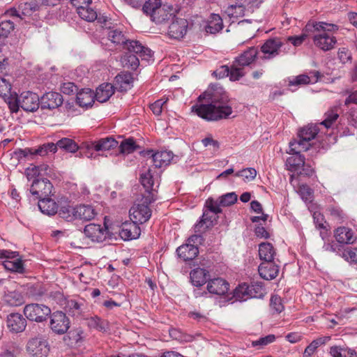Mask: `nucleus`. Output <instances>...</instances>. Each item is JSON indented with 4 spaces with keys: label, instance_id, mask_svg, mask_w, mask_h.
<instances>
[{
    "label": "nucleus",
    "instance_id": "obj_36",
    "mask_svg": "<svg viewBox=\"0 0 357 357\" xmlns=\"http://www.w3.org/2000/svg\"><path fill=\"white\" fill-rule=\"evenodd\" d=\"M133 78L130 73H121L116 76L115 84L121 91H126L132 86Z\"/></svg>",
    "mask_w": 357,
    "mask_h": 357
},
{
    "label": "nucleus",
    "instance_id": "obj_18",
    "mask_svg": "<svg viewBox=\"0 0 357 357\" xmlns=\"http://www.w3.org/2000/svg\"><path fill=\"white\" fill-rule=\"evenodd\" d=\"M188 26V22L185 19L176 17L169 26L168 34L175 39L181 38L185 35Z\"/></svg>",
    "mask_w": 357,
    "mask_h": 357
},
{
    "label": "nucleus",
    "instance_id": "obj_16",
    "mask_svg": "<svg viewBox=\"0 0 357 357\" xmlns=\"http://www.w3.org/2000/svg\"><path fill=\"white\" fill-rule=\"evenodd\" d=\"M141 234V229L139 224L135 221H126L122 223L119 235L125 241L137 238Z\"/></svg>",
    "mask_w": 357,
    "mask_h": 357
},
{
    "label": "nucleus",
    "instance_id": "obj_56",
    "mask_svg": "<svg viewBox=\"0 0 357 357\" xmlns=\"http://www.w3.org/2000/svg\"><path fill=\"white\" fill-rule=\"evenodd\" d=\"M275 340V336L274 335H268L263 337H260L259 340L252 342V346L261 349L268 344L273 342Z\"/></svg>",
    "mask_w": 357,
    "mask_h": 357
},
{
    "label": "nucleus",
    "instance_id": "obj_40",
    "mask_svg": "<svg viewBox=\"0 0 357 357\" xmlns=\"http://www.w3.org/2000/svg\"><path fill=\"white\" fill-rule=\"evenodd\" d=\"M275 250L270 243H261L259 245V255L264 261H273L275 255Z\"/></svg>",
    "mask_w": 357,
    "mask_h": 357
},
{
    "label": "nucleus",
    "instance_id": "obj_55",
    "mask_svg": "<svg viewBox=\"0 0 357 357\" xmlns=\"http://www.w3.org/2000/svg\"><path fill=\"white\" fill-rule=\"evenodd\" d=\"M3 99L8 105V107L12 112H18L19 107H20V104L18 103L19 96H17L16 94L13 96L10 93L6 98H3Z\"/></svg>",
    "mask_w": 357,
    "mask_h": 357
},
{
    "label": "nucleus",
    "instance_id": "obj_58",
    "mask_svg": "<svg viewBox=\"0 0 357 357\" xmlns=\"http://www.w3.org/2000/svg\"><path fill=\"white\" fill-rule=\"evenodd\" d=\"M219 199L222 206H228L234 204L237 201V195L235 192H229L221 196Z\"/></svg>",
    "mask_w": 357,
    "mask_h": 357
},
{
    "label": "nucleus",
    "instance_id": "obj_22",
    "mask_svg": "<svg viewBox=\"0 0 357 357\" xmlns=\"http://www.w3.org/2000/svg\"><path fill=\"white\" fill-rule=\"evenodd\" d=\"M279 266L273 261H263L258 268L260 276L267 280L275 278L279 273Z\"/></svg>",
    "mask_w": 357,
    "mask_h": 357
},
{
    "label": "nucleus",
    "instance_id": "obj_5",
    "mask_svg": "<svg viewBox=\"0 0 357 357\" xmlns=\"http://www.w3.org/2000/svg\"><path fill=\"white\" fill-rule=\"evenodd\" d=\"M26 349L29 357H47L50 347L45 337L37 336L29 340Z\"/></svg>",
    "mask_w": 357,
    "mask_h": 357
},
{
    "label": "nucleus",
    "instance_id": "obj_8",
    "mask_svg": "<svg viewBox=\"0 0 357 357\" xmlns=\"http://www.w3.org/2000/svg\"><path fill=\"white\" fill-rule=\"evenodd\" d=\"M143 200L142 204H134L129 211L130 220L138 224L146 222L151 216V211L149 207L150 203L146 202L145 197H144Z\"/></svg>",
    "mask_w": 357,
    "mask_h": 357
},
{
    "label": "nucleus",
    "instance_id": "obj_29",
    "mask_svg": "<svg viewBox=\"0 0 357 357\" xmlns=\"http://www.w3.org/2000/svg\"><path fill=\"white\" fill-rule=\"evenodd\" d=\"M227 76L229 77L231 81H238L245 75L244 67L236 62L235 60L230 68L227 66L221 67Z\"/></svg>",
    "mask_w": 357,
    "mask_h": 357
},
{
    "label": "nucleus",
    "instance_id": "obj_63",
    "mask_svg": "<svg viewBox=\"0 0 357 357\" xmlns=\"http://www.w3.org/2000/svg\"><path fill=\"white\" fill-rule=\"evenodd\" d=\"M11 85L4 78H0V96L6 98L10 93Z\"/></svg>",
    "mask_w": 357,
    "mask_h": 357
},
{
    "label": "nucleus",
    "instance_id": "obj_57",
    "mask_svg": "<svg viewBox=\"0 0 357 357\" xmlns=\"http://www.w3.org/2000/svg\"><path fill=\"white\" fill-rule=\"evenodd\" d=\"M270 306L271 310L276 313H280L284 309L281 298L277 295H273L271 296Z\"/></svg>",
    "mask_w": 357,
    "mask_h": 357
},
{
    "label": "nucleus",
    "instance_id": "obj_10",
    "mask_svg": "<svg viewBox=\"0 0 357 357\" xmlns=\"http://www.w3.org/2000/svg\"><path fill=\"white\" fill-rule=\"evenodd\" d=\"M140 181L148 194L145 196L146 202H153L157 199V188L158 185H155L151 169L149 168L140 174Z\"/></svg>",
    "mask_w": 357,
    "mask_h": 357
},
{
    "label": "nucleus",
    "instance_id": "obj_51",
    "mask_svg": "<svg viewBox=\"0 0 357 357\" xmlns=\"http://www.w3.org/2000/svg\"><path fill=\"white\" fill-rule=\"evenodd\" d=\"M87 324L90 328L100 331H105L107 329V323L96 316L87 319Z\"/></svg>",
    "mask_w": 357,
    "mask_h": 357
},
{
    "label": "nucleus",
    "instance_id": "obj_42",
    "mask_svg": "<svg viewBox=\"0 0 357 357\" xmlns=\"http://www.w3.org/2000/svg\"><path fill=\"white\" fill-rule=\"evenodd\" d=\"M5 303L10 306H19L24 303L23 296L17 291H9L3 296Z\"/></svg>",
    "mask_w": 357,
    "mask_h": 357
},
{
    "label": "nucleus",
    "instance_id": "obj_64",
    "mask_svg": "<svg viewBox=\"0 0 357 357\" xmlns=\"http://www.w3.org/2000/svg\"><path fill=\"white\" fill-rule=\"evenodd\" d=\"M203 145L205 147H211L212 151H216L219 147L220 144L217 140H215L212 137L208 136L202 140Z\"/></svg>",
    "mask_w": 357,
    "mask_h": 357
},
{
    "label": "nucleus",
    "instance_id": "obj_23",
    "mask_svg": "<svg viewBox=\"0 0 357 357\" xmlns=\"http://www.w3.org/2000/svg\"><path fill=\"white\" fill-rule=\"evenodd\" d=\"M261 289V287L255 285H248L245 283L240 284L236 288L234 291V296L241 301H246L249 298H255L258 296L257 291L256 290Z\"/></svg>",
    "mask_w": 357,
    "mask_h": 357
},
{
    "label": "nucleus",
    "instance_id": "obj_4",
    "mask_svg": "<svg viewBox=\"0 0 357 357\" xmlns=\"http://www.w3.org/2000/svg\"><path fill=\"white\" fill-rule=\"evenodd\" d=\"M262 56L261 59L271 60L279 56L282 52L286 54L288 50L286 49L284 40L280 38H271L266 40L261 46Z\"/></svg>",
    "mask_w": 357,
    "mask_h": 357
},
{
    "label": "nucleus",
    "instance_id": "obj_47",
    "mask_svg": "<svg viewBox=\"0 0 357 357\" xmlns=\"http://www.w3.org/2000/svg\"><path fill=\"white\" fill-rule=\"evenodd\" d=\"M137 148L138 146L136 144L135 140L132 138H128L122 141L119 146L120 153L123 155L132 153Z\"/></svg>",
    "mask_w": 357,
    "mask_h": 357
},
{
    "label": "nucleus",
    "instance_id": "obj_39",
    "mask_svg": "<svg viewBox=\"0 0 357 357\" xmlns=\"http://www.w3.org/2000/svg\"><path fill=\"white\" fill-rule=\"evenodd\" d=\"M257 54V49L255 47H252L242 53L235 61L245 68V66H249L255 61Z\"/></svg>",
    "mask_w": 357,
    "mask_h": 357
},
{
    "label": "nucleus",
    "instance_id": "obj_34",
    "mask_svg": "<svg viewBox=\"0 0 357 357\" xmlns=\"http://www.w3.org/2000/svg\"><path fill=\"white\" fill-rule=\"evenodd\" d=\"M79 16L87 21V22H93L97 20L99 22H105L107 21L106 17H98V14L95 10L89 6H84V7H79V11L77 12Z\"/></svg>",
    "mask_w": 357,
    "mask_h": 357
},
{
    "label": "nucleus",
    "instance_id": "obj_37",
    "mask_svg": "<svg viewBox=\"0 0 357 357\" xmlns=\"http://www.w3.org/2000/svg\"><path fill=\"white\" fill-rule=\"evenodd\" d=\"M75 213L77 214V219L84 221H89L93 219L97 214L95 208L91 205L77 206Z\"/></svg>",
    "mask_w": 357,
    "mask_h": 357
},
{
    "label": "nucleus",
    "instance_id": "obj_7",
    "mask_svg": "<svg viewBox=\"0 0 357 357\" xmlns=\"http://www.w3.org/2000/svg\"><path fill=\"white\" fill-rule=\"evenodd\" d=\"M0 259H3L1 263L6 269L13 272L23 273V263L18 257L17 252L1 250Z\"/></svg>",
    "mask_w": 357,
    "mask_h": 357
},
{
    "label": "nucleus",
    "instance_id": "obj_49",
    "mask_svg": "<svg viewBox=\"0 0 357 357\" xmlns=\"http://www.w3.org/2000/svg\"><path fill=\"white\" fill-rule=\"evenodd\" d=\"M76 206H62L59 211V215L61 218L66 221H73L77 219V214L75 213Z\"/></svg>",
    "mask_w": 357,
    "mask_h": 357
},
{
    "label": "nucleus",
    "instance_id": "obj_60",
    "mask_svg": "<svg viewBox=\"0 0 357 357\" xmlns=\"http://www.w3.org/2000/svg\"><path fill=\"white\" fill-rule=\"evenodd\" d=\"M298 192L301 197L302 199L307 202L310 201L312 197V190L307 185H301L298 188Z\"/></svg>",
    "mask_w": 357,
    "mask_h": 357
},
{
    "label": "nucleus",
    "instance_id": "obj_6",
    "mask_svg": "<svg viewBox=\"0 0 357 357\" xmlns=\"http://www.w3.org/2000/svg\"><path fill=\"white\" fill-rule=\"evenodd\" d=\"M24 314L30 321L43 322L51 314V310L43 304L31 303L25 305Z\"/></svg>",
    "mask_w": 357,
    "mask_h": 357
},
{
    "label": "nucleus",
    "instance_id": "obj_30",
    "mask_svg": "<svg viewBox=\"0 0 357 357\" xmlns=\"http://www.w3.org/2000/svg\"><path fill=\"white\" fill-rule=\"evenodd\" d=\"M297 153H290L293 155L289 157L286 160V165L288 167V169L292 172L298 171L301 167H303L305 165V157L298 154L299 152L302 151L301 148L296 146Z\"/></svg>",
    "mask_w": 357,
    "mask_h": 357
},
{
    "label": "nucleus",
    "instance_id": "obj_62",
    "mask_svg": "<svg viewBox=\"0 0 357 357\" xmlns=\"http://www.w3.org/2000/svg\"><path fill=\"white\" fill-rule=\"evenodd\" d=\"M168 101V98H163L156 100L151 105L150 107L153 113L155 115H160L162 110L163 105Z\"/></svg>",
    "mask_w": 357,
    "mask_h": 357
},
{
    "label": "nucleus",
    "instance_id": "obj_45",
    "mask_svg": "<svg viewBox=\"0 0 357 357\" xmlns=\"http://www.w3.org/2000/svg\"><path fill=\"white\" fill-rule=\"evenodd\" d=\"M139 56L128 51L121 58V63L124 67L135 70L139 64Z\"/></svg>",
    "mask_w": 357,
    "mask_h": 357
},
{
    "label": "nucleus",
    "instance_id": "obj_32",
    "mask_svg": "<svg viewBox=\"0 0 357 357\" xmlns=\"http://www.w3.org/2000/svg\"><path fill=\"white\" fill-rule=\"evenodd\" d=\"M57 149V142L56 144L53 142H49L41 145L38 149H35L33 151H32L31 149H24L21 151V153L23 154L24 156H27L28 154L45 155L47 154L49 152L56 153Z\"/></svg>",
    "mask_w": 357,
    "mask_h": 357
},
{
    "label": "nucleus",
    "instance_id": "obj_9",
    "mask_svg": "<svg viewBox=\"0 0 357 357\" xmlns=\"http://www.w3.org/2000/svg\"><path fill=\"white\" fill-rule=\"evenodd\" d=\"M39 6L35 2L21 3L18 6V8H11L7 10L4 15L7 17L15 18L16 22H20L25 16H30L35 11L38 10Z\"/></svg>",
    "mask_w": 357,
    "mask_h": 357
},
{
    "label": "nucleus",
    "instance_id": "obj_3",
    "mask_svg": "<svg viewBox=\"0 0 357 357\" xmlns=\"http://www.w3.org/2000/svg\"><path fill=\"white\" fill-rule=\"evenodd\" d=\"M318 132L317 126L308 125L301 128L298 132L299 140L290 142V153H297L296 146L303 151H307L310 146V142L315 138Z\"/></svg>",
    "mask_w": 357,
    "mask_h": 357
},
{
    "label": "nucleus",
    "instance_id": "obj_11",
    "mask_svg": "<svg viewBox=\"0 0 357 357\" xmlns=\"http://www.w3.org/2000/svg\"><path fill=\"white\" fill-rule=\"evenodd\" d=\"M50 326L56 334L66 333L70 327V321L65 313L56 311L50 314Z\"/></svg>",
    "mask_w": 357,
    "mask_h": 357
},
{
    "label": "nucleus",
    "instance_id": "obj_46",
    "mask_svg": "<svg viewBox=\"0 0 357 357\" xmlns=\"http://www.w3.org/2000/svg\"><path fill=\"white\" fill-rule=\"evenodd\" d=\"M339 107H333L328 109L324 114L325 119L321 123L326 128H331L339 117Z\"/></svg>",
    "mask_w": 357,
    "mask_h": 357
},
{
    "label": "nucleus",
    "instance_id": "obj_13",
    "mask_svg": "<svg viewBox=\"0 0 357 357\" xmlns=\"http://www.w3.org/2000/svg\"><path fill=\"white\" fill-rule=\"evenodd\" d=\"M18 103L24 111L34 112L39 107L40 99L36 93L25 91L19 96Z\"/></svg>",
    "mask_w": 357,
    "mask_h": 357
},
{
    "label": "nucleus",
    "instance_id": "obj_38",
    "mask_svg": "<svg viewBox=\"0 0 357 357\" xmlns=\"http://www.w3.org/2000/svg\"><path fill=\"white\" fill-rule=\"evenodd\" d=\"M95 98V93L91 89H83L77 94V103L82 107H91Z\"/></svg>",
    "mask_w": 357,
    "mask_h": 357
},
{
    "label": "nucleus",
    "instance_id": "obj_48",
    "mask_svg": "<svg viewBox=\"0 0 357 357\" xmlns=\"http://www.w3.org/2000/svg\"><path fill=\"white\" fill-rule=\"evenodd\" d=\"M161 3V0H146L143 5L142 10L151 18Z\"/></svg>",
    "mask_w": 357,
    "mask_h": 357
},
{
    "label": "nucleus",
    "instance_id": "obj_61",
    "mask_svg": "<svg viewBox=\"0 0 357 357\" xmlns=\"http://www.w3.org/2000/svg\"><path fill=\"white\" fill-rule=\"evenodd\" d=\"M14 29V22L11 20H4L0 24V36H7V35Z\"/></svg>",
    "mask_w": 357,
    "mask_h": 357
},
{
    "label": "nucleus",
    "instance_id": "obj_52",
    "mask_svg": "<svg viewBox=\"0 0 357 357\" xmlns=\"http://www.w3.org/2000/svg\"><path fill=\"white\" fill-rule=\"evenodd\" d=\"M256 176L257 171L252 167L243 169L235 174V176L241 177L245 182H250L254 180Z\"/></svg>",
    "mask_w": 357,
    "mask_h": 357
},
{
    "label": "nucleus",
    "instance_id": "obj_28",
    "mask_svg": "<svg viewBox=\"0 0 357 357\" xmlns=\"http://www.w3.org/2000/svg\"><path fill=\"white\" fill-rule=\"evenodd\" d=\"M177 255L183 261H190L194 259L199 253L197 245L191 243H185L179 246L176 250Z\"/></svg>",
    "mask_w": 357,
    "mask_h": 357
},
{
    "label": "nucleus",
    "instance_id": "obj_59",
    "mask_svg": "<svg viewBox=\"0 0 357 357\" xmlns=\"http://www.w3.org/2000/svg\"><path fill=\"white\" fill-rule=\"evenodd\" d=\"M47 166H31L26 169V175L29 180L35 178L40 174V171L47 170Z\"/></svg>",
    "mask_w": 357,
    "mask_h": 357
},
{
    "label": "nucleus",
    "instance_id": "obj_1",
    "mask_svg": "<svg viewBox=\"0 0 357 357\" xmlns=\"http://www.w3.org/2000/svg\"><path fill=\"white\" fill-rule=\"evenodd\" d=\"M208 104L192 107V111L207 121H218L228 118L233 112L228 96L225 93H215L210 98Z\"/></svg>",
    "mask_w": 357,
    "mask_h": 357
},
{
    "label": "nucleus",
    "instance_id": "obj_41",
    "mask_svg": "<svg viewBox=\"0 0 357 357\" xmlns=\"http://www.w3.org/2000/svg\"><path fill=\"white\" fill-rule=\"evenodd\" d=\"M92 146L97 151H108L116 148L118 146V142L113 137H105L94 142Z\"/></svg>",
    "mask_w": 357,
    "mask_h": 357
},
{
    "label": "nucleus",
    "instance_id": "obj_15",
    "mask_svg": "<svg viewBox=\"0 0 357 357\" xmlns=\"http://www.w3.org/2000/svg\"><path fill=\"white\" fill-rule=\"evenodd\" d=\"M206 289L211 294L223 296L228 292L229 284L222 278H215L208 280Z\"/></svg>",
    "mask_w": 357,
    "mask_h": 357
},
{
    "label": "nucleus",
    "instance_id": "obj_54",
    "mask_svg": "<svg viewBox=\"0 0 357 357\" xmlns=\"http://www.w3.org/2000/svg\"><path fill=\"white\" fill-rule=\"evenodd\" d=\"M245 10L243 5H231L227 8L226 13L229 17L237 18L244 15Z\"/></svg>",
    "mask_w": 357,
    "mask_h": 357
},
{
    "label": "nucleus",
    "instance_id": "obj_20",
    "mask_svg": "<svg viewBox=\"0 0 357 357\" xmlns=\"http://www.w3.org/2000/svg\"><path fill=\"white\" fill-rule=\"evenodd\" d=\"M86 237L94 242H102L106 238L107 229L100 225H87L84 231Z\"/></svg>",
    "mask_w": 357,
    "mask_h": 357
},
{
    "label": "nucleus",
    "instance_id": "obj_17",
    "mask_svg": "<svg viewBox=\"0 0 357 357\" xmlns=\"http://www.w3.org/2000/svg\"><path fill=\"white\" fill-rule=\"evenodd\" d=\"M176 13V9L173 6L161 3L158 10L153 13L151 20L156 24H162L171 18L175 17Z\"/></svg>",
    "mask_w": 357,
    "mask_h": 357
},
{
    "label": "nucleus",
    "instance_id": "obj_43",
    "mask_svg": "<svg viewBox=\"0 0 357 357\" xmlns=\"http://www.w3.org/2000/svg\"><path fill=\"white\" fill-rule=\"evenodd\" d=\"M223 28L222 20L219 15L211 14L210 20L206 26V31L210 33H215Z\"/></svg>",
    "mask_w": 357,
    "mask_h": 357
},
{
    "label": "nucleus",
    "instance_id": "obj_19",
    "mask_svg": "<svg viewBox=\"0 0 357 357\" xmlns=\"http://www.w3.org/2000/svg\"><path fill=\"white\" fill-rule=\"evenodd\" d=\"M62 96L54 91H50L44 94L40 99V104L43 109H54L63 103Z\"/></svg>",
    "mask_w": 357,
    "mask_h": 357
},
{
    "label": "nucleus",
    "instance_id": "obj_14",
    "mask_svg": "<svg viewBox=\"0 0 357 357\" xmlns=\"http://www.w3.org/2000/svg\"><path fill=\"white\" fill-rule=\"evenodd\" d=\"M146 155L151 162L158 168L169 165L174 156L170 151H160L153 153V151L150 150L146 152Z\"/></svg>",
    "mask_w": 357,
    "mask_h": 357
},
{
    "label": "nucleus",
    "instance_id": "obj_24",
    "mask_svg": "<svg viewBox=\"0 0 357 357\" xmlns=\"http://www.w3.org/2000/svg\"><path fill=\"white\" fill-rule=\"evenodd\" d=\"M7 326L12 332L21 333L24 331L26 326V321L22 314L12 313L8 316Z\"/></svg>",
    "mask_w": 357,
    "mask_h": 357
},
{
    "label": "nucleus",
    "instance_id": "obj_2",
    "mask_svg": "<svg viewBox=\"0 0 357 357\" xmlns=\"http://www.w3.org/2000/svg\"><path fill=\"white\" fill-rule=\"evenodd\" d=\"M305 28L314 33L313 42L318 48L328 51L335 47L337 40L331 33L338 29L337 25L324 22H312L307 23Z\"/></svg>",
    "mask_w": 357,
    "mask_h": 357
},
{
    "label": "nucleus",
    "instance_id": "obj_12",
    "mask_svg": "<svg viewBox=\"0 0 357 357\" xmlns=\"http://www.w3.org/2000/svg\"><path fill=\"white\" fill-rule=\"evenodd\" d=\"M53 185L50 181L47 178L43 179H34L31 188L30 192L33 195L42 199L45 197H48L52 191Z\"/></svg>",
    "mask_w": 357,
    "mask_h": 357
},
{
    "label": "nucleus",
    "instance_id": "obj_35",
    "mask_svg": "<svg viewBox=\"0 0 357 357\" xmlns=\"http://www.w3.org/2000/svg\"><path fill=\"white\" fill-rule=\"evenodd\" d=\"M331 339L329 335H325L319 337L318 338L312 341V342L307 346L303 354V357H312V356L316 352L318 347L325 345Z\"/></svg>",
    "mask_w": 357,
    "mask_h": 357
},
{
    "label": "nucleus",
    "instance_id": "obj_33",
    "mask_svg": "<svg viewBox=\"0 0 357 357\" xmlns=\"http://www.w3.org/2000/svg\"><path fill=\"white\" fill-rule=\"evenodd\" d=\"M38 206L40 211L47 215H53L58 211L57 204L53 199L47 197L39 199Z\"/></svg>",
    "mask_w": 357,
    "mask_h": 357
},
{
    "label": "nucleus",
    "instance_id": "obj_21",
    "mask_svg": "<svg viewBox=\"0 0 357 357\" xmlns=\"http://www.w3.org/2000/svg\"><path fill=\"white\" fill-rule=\"evenodd\" d=\"M334 237L340 244H353L357 239L354 231L347 227H337L334 231Z\"/></svg>",
    "mask_w": 357,
    "mask_h": 357
},
{
    "label": "nucleus",
    "instance_id": "obj_25",
    "mask_svg": "<svg viewBox=\"0 0 357 357\" xmlns=\"http://www.w3.org/2000/svg\"><path fill=\"white\" fill-rule=\"evenodd\" d=\"M310 74V76L303 74L289 79V86H301L307 84H314L319 81L320 78V73L319 71H312Z\"/></svg>",
    "mask_w": 357,
    "mask_h": 357
},
{
    "label": "nucleus",
    "instance_id": "obj_27",
    "mask_svg": "<svg viewBox=\"0 0 357 357\" xmlns=\"http://www.w3.org/2000/svg\"><path fill=\"white\" fill-rule=\"evenodd\" d=\"M209 277V271L199 267L192 269L190 273V282L193 286L197 287L206 284Z\"/></svg>",
    "mask_w": 357,
    "mask_h": 357
},
{
    "label": "nucleus",
    "instance_id": "obj_26",
    "mask_svg": "<svg viewBox=\"0 0 357 357\" xmlns=\"http://www.w3.org/2000/svg\"><path fill=\"white\" fill-rule=\"evenodd\" d=\"M125 46L128 52L136 54L142 59L148 60L152 56L151 50L144 47L138 41L131 40L128 43L126 42Z\"/></svg>",
    "mask_w": 357,
    "mask_h": 357
},
{
    "label": "nucleus",
    "instance_id": "obj_31",
    "mask_svg": "<svg viewBox=\"0 0 357 357\" xmlns=\"http://www.w3.org/2000/svg\"><path fill=\"white\" fill-rule=\"evenodd\" d=\"M114 93V89L113 85L110 83H104L96 89L95 97L98 102H105L109 99Z\"/></svg>",
    "mask_w": 357,
    "mask_h": 357
},
{
    "label": "nucleus",
    "instance_id": "obj_53",
    "mask_svg": "<svg viewBox=\"0 0 357 357\" xmlns=\"http://www.w3.org/2000/svg\"><path fill=\"white\" fill-rule=\"evenodd\" d=\"M340 257L349 263L357 264V248H349L344 249Z\"/></svg>",
    "mask_w": 357,
    "mask_h": 357
},
{
    "label": "nucleus",
    "instance_id": "obj_50",
    "mask_svg": "<svg viewBox=\"0 0 357 357\" xmlns=\"http://www.w3.org/2000/svg\"><path fill=\"white\" fill-rule=\"evenodd\" d=\"M58 147L68 152L75 153L78 149L77 144L70 138H62L57 142Z\"/></svg>",
    "mask_w": 357,
    "mask_h": 357
},
{
    "label": "nucleus",
    "instance_id": "obj_44",
    "mask_svg": "<svg viewBox=\"0 0 357 357\" xmlns=\"http://www.w3.org/2000/svg\"><path fill=\"white\" fill-rule=\"evenodd\" d=\"M109 40L116 45H126L127 40L123 31L119 28H112L107 30Z\"/></svg>",
    "mask_w": 357,
    "mask_h": 357
}]
</instances>
